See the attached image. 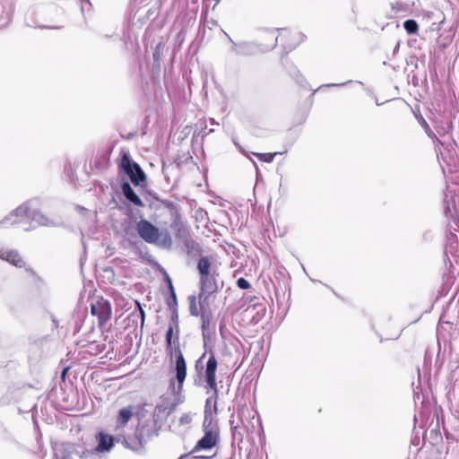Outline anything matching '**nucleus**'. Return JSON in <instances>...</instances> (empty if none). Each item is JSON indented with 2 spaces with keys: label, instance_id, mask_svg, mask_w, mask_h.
I'll list each match as a JSON object with an SVG mask.
<instances>
[{
  "label": "nucleus",
  "instance_id": "1",
  "mask_svg": "<svg viewBox=\"0 0 459 459\" xmlns=\"http://www.w3.org/2000/svg\"><path fill=\"white\" fill-rule=\"evenodd\" d=\"M41 201L39 198H33L22 204L6 216L0 224L5 225L9 221L11 224L20 222V218L26 217L38 226L53 227L56 223L50 218L42 214L39 211Z\"/></svg>",
  "mask_w": 459,
  "mask_h": 459
},
{
  "label": "nucleus",
  "instance_id": "2",
  "mask_svg": "<svg viewBox=\"0 0 459 459\" xmlns=\"http://www.w3.org/2000/svg\"><path fill=\"white\" fill-rule=\"evenodd\" d=\"M220 442V434L204 432V436L198 440L189 454L193 459H212L217 455V446Z\"/></svg>",
  "mask_w": 459,
  "mask_h": 459
},
{
  "label": "nucleus",
  "instance_id": "3",
  "mask_svg": "<svg viewBox=\"0 0 459 459\" xmlns=\"http://www.w3.org/2000/svg\"><path fill=\"white\" fill-rule=\"evenodd\" d=\"M119 168L129 177L134 186L140 185V183L144 182L146 179V176L140 165L133 161L127 153H124L119 163Z\"/></svg>",
  "mask_w": 459,
  "mask_h": 459
},
{
  "label": "nucleus",
  "instance_id": "4",
  "mask_svg": "<svg viewBox=\"0 0 459 459\" xmlns=\"http://www.w3.org/2000/svg\"><path fill=\"white\" fill-rule=\"evenodd\" d=\"M237 416L238 420L235 422V425L239 426L249 434H252L256 428H261V420L257 417L256 411H251L246 406L238 409Z\"/></svg>",
  "mask_w": 459,
  "mask_h": 459
},
{
  "label": "nucleus",
  "instance_id": "5",
  "mask_svg": "<svg viewBox=\"0 0 459 459\" xmlns=\"http://www.w3.org/2000/svg\"><path fill=\"white\" fill-rule=\"evenodd\" d=\"M171 319L166 333L167 351L172 356L173 346L179 345L178 314L177 307L171 309Z\"/></svg>",
  "mask_w": 459,
  "mask_h": 459
},
{
  "label": "nucleus",
  "instance_id": "6",
  "mask_svg": "<svg viewBox=\"0 0 459 459\" xmlns=\"http://www.w3.org/2000/svg\"><path fill=\"white\" fill-rule=\"evenodd\" d=\"M139 236L147 243H157L160 237L159 229L146 220H141L136 224Z\"/></svg>",
  "mask_w": 459,
  "mask_h": 459
},
{
  "label": "nucleus",
  "instance_id": "7",
  "mask_svg": "<svg viewBox=\"0 0 459 459\" xmlns=\"http://www.w3.org/2000/svg\"><path fill=\"white\" fill-rule=\"evenodd\" d=\"M91 314L98 317L100 325H105L111 316V307L108 301L101 299L91 304Z\"/></svg>",
  "mask_w": 459,
  "mask_h": 459
},
{
  "label": "nucleus",
  "instance_id": "8",
  "mask_svg": "<svg viewBox=\"0 0 459 459\" xmlns=\"http://www.w3.org/2000/svg\"><path fill=\"white\" fill-rule=\"evenodd\" d=\"M216 369H217V360L213 353H211L207 362L205 368V378L208 386L213 390L215 393L217 392V384H216Z\"/></svg>",
  "mask_w": 459,
  "mask_h": 459
},
{
  "label": "nucleus",
  "instance_id": "9",
  "mask_svg": "<svg viewBox=\"0 0 459 459\" xmlns=\"http://www.w3.org/2000/svg\"><path fill=\"white\" fill-rule=\"evenodd\" d=\"M229 40L232 43L230 51L238 56H251L255 55L259 49L258 47L250 42L235 43L231 38L225 33Z\"/></svg>",
  "mask_w": 459,
  "mask_h": 459
},
{
  "label": "nucleus",
  "instance_id": "10",
  "mask_svg": "<svg viewBox=\"0 0 459 459\" xmlns=\"http://www.w3.org/2000/svg\"><path fill=\"white\" fill-rule=\"evenodd\" d=\"M200 288L201 293L199 294V299H202L205 295L209 296L216 291V280L212 273L200 275Z\"/></svg>",
  "mask_w": 459,
  "mask_h": 459
},
{
  "label": "nucleus",
  "instance_id": "11",
  "mask_svg": "<svg viewBox=\"0 0 459 459\" xmlns=\"http://www.w3.org/2000/svg\"><path fill=\"white\" fill-rule=\"evenodd\" d=\"M173 351L175 352L176 355V377L179 385H181L186 376V364L183 357V354L180 351L179 345L173 346L172 352Z\"/></svg>",
  "mask_w": 459,
  "mask_h": 459
},
{
  "label": "nucleus",
  "instance_id": "12",
  "mask_svg": "<svg viewBox=\"0 0 459 459\" xmlns=\"http://www.w3.org/2000/svg\"><path fill=\"white\" fill-rule=\"evenodd\" d=\"M0 258L3 260L7 261L11 264L18 267L22 268L25 266V262L23 261L22 257L20 255V254L16 250H0Z\"/></svg>",
  "mask_w": 459,
  "mask_h": 459
},
{
  "label": "nucleus",
  "instance_id": "13",
  "mask_svg": "<svg viewBox=\"0 0 459 459\" xmlns=\"http://www.w3.org/2000/svg\"><path fill=\"white\" fill-rule=\"evenodd\" d=\"M134 413V406H127L120 409L116 419V429H123L132 419Z\"/></svg>",
  "mask_w": 459,
  "mask_h": 459
},
{
  "label": "nucleus",
  "instance_id": "14",
  "mask_svg": "<svg viewBox=\"0 0 459 459\" xmlns=\"http://www.w3.org/2000/svg\"><path fill=\"white\" fill-rule=\"evenodd\" d=\"M216 415L217 413L210 412L209 410L208 411H204V419L203 422L204 432H213L220 434Z\"/></svg>",
  "mask_w": 459,
  "mask_h": 459
},
{
  "label": "nucleus",
  "instance_id": "15",
  "mask_svg": "<svg viewBox=\"0 0 459 459\" xmlns=\"http://www.w3.org/2000/svg\"><path fill=\"white\" fill-rule=\"evenodd\" d=\"M121 190L124 196L132 204L136 206L143 207L144 206L141 198L135 194L134 189L131 187L128 182H123L121 185Z\"/></svg>",
  "mask_w": 459,
  "mask_h": 459
},
{
  "label": "nucleus",
  "instance_id": "16",
  "mask_svg": "<svg viewBox=\"0 0 459 459\" xmlns=\"http://www.w3.org/2000/svg\"><path fill=\"white\" fill-rule=\"evenodd\" d=\"M201 319H202V335L204 338V341L210 339L211 335L213 333V329H211V324H212V314L210 312H203L201 314Z\"/></svg>",
  "mask_w": 459,
  "mask_h": 459
},
{
  "label": "nucleus",
  "instance_id": "17",
  "mask_svg": "<svg viewBox=\"0 0 459 459\" xmlns=\"http://www.w3.org/2000/svg\"><path fill=\"white\" fill-rule=\"evenodd\" d=\"M171 228L175 230V234L178 238L185 240L186 238H189L187 228L179 219L174 220L171 224Z\"/></svg>",
  "mask_w": 459,
  "mask_h": 459
},
{
  "label": "nucleus",
  "instance_id": "18",
  "mask_svg": "<svg viewBox=\"0 0 459 459\" xmlns=\"http://www.w3.org/2000/svg\"><path fill=\"white\" fill-rule=\"evenodd\" d=\"M288 38H298L297 40H295L294 43H291L290 44L287 48H289L290 49H292L293 48H295L300 41L303 40V35L301 33H299V32H294V33H291V32H288L286 30L281 32V34L275 38V43L273 44V46L278 42V40H280L281 42H282L285 39H288Z\"/></svg>",
  "mask_w": 459,
  "mask_h": 459
},
{
  "label": "nucleus",
  "instance_id": "19",
  "mask_svg": "<svg viewBox=\"0 0 459 459\" xmlns=\"http://www.w3.org/2000/svg\"><path fill=\"white\" fill-rule=\"evenodd\" d=\"M114 446L113 437L108 435L100 434L99 444L96 450L98 452L109 451Z\"/></svg>",
  "mask_w": 459,
  "mask_h": 459
},
{
  "label": "nucleus",
  "instance_id": "20",
  "mask_svg": "<svg viewBox=\"0 0 459 459\" xmlns=\"http://www.w3.org/2000/svg\"><path fill=\"white\" fill-rule=\"evenodd\" d=\"M174 410V405L170 403L169 399L160 397V401L156 404L154 409L155 414L169 413Z\"/></svg>",
  "mask_w": 459,
  "mask_h": 459
},
{
  "label": "nucleus",
  "instance_id": "21",
  "mask_svg": "<svg viewBox=\"0 0 459 459\" xmlns=\"http://www.w3.org/2000/svg\"><path fill=\"white\" fill-rule=\"evenodd\" d=\"M135 304H136L138 309L136 311L132 312L129 315L128 320L132 321L134 324H137V321L140 320V325H141V328H143V326L144 325L145 314H144L143 309L141 307V304L138 301H135Z\"/></svg>",
  "mask_w": 459,
  "mask_h": 459
},
{
  "label": "nucleus",
  "instance_id": "22",
  "mask_svg": "<svg viewBox=\"0 0 459 459\" xmlns=\"http://www.w3.org/2000/svg\"><path fill=\"white\" fill-rule=\"evenodd\" d=\"M212 263L209 257L203 256L198 260L197 270L202 274L211 273Z\"/></svg>",
  "mask_w": 459,
  "mask_h": 459
},
{
  "label": "nucleus",
  "instance_id": "23",
  "mask_svg": "<svg viewBox=\"0 0 459 459\" xmlns=\"http://www.w3.org/2000/svg\"><path fill=\"white\" fill-rule=\"evenodd\" d=\"M230 426H231L233 439L239 443L243 441L244 437L246 435H249V433L247 432L245 429H240L239 426L235 425L234 420H230Z\"/></svg>",
  "mask_w": 459,
  "mask_h": 459
},
{
  "label": "nucleus",
  "instance_id": "24",
  "mask_svg": "<svg viewBox=\"0 0 459 459\" xmlns=\"http://www.w3.org/2000/svg\"><path fill=\"white\" fill-rule=\"evenodd\" d=\"M184 241L185 247L187 250V253L190 255H195L201 253V247L199 244L194 239L187 238Z\"/></svg>",
  "mask_w": 459,
  "mask_h": 459
},
{
  "label": "nucleus",
  "instance_id": "25",
  "mask_svg": "<svg viewBox=\"0 0 459 459\" xmlns=\"http://www.w3.org/2000/svg\"><path fill=\"white\" fill-rule=\"evenodd\" d=\"M160 247L169 248L172 245V240L168 232L160 233L159 240L157 242Z\"/></svg>",
  "mask_w": 459,
  "mask_h": 459
},
{
  "label": "nucleus",
  "instance_id": "26",
  "mask_svg": "<svg viewBox=\"0 0 459 459\" xmlns=\"http://www.w3.org/2000/svg\"><path fill=\"white\" fill-rule=\"evenodd\" d=\"M403 28L408 34H415L419 30L418 23L414 20H406L403 22Z\"/></svg>",
  "mask_w": 459,
  "mask_h": 459
},
{
  "label": "nucleus",
  "instance_id": "27",
  "mask_svg": "<svg viewBox=\"0 0 459 459\" xmlns=\"http://www.w3.org/2000/svg\"><path fill=\"white\" fill-rule=\"evenodd\" d=\"M168 281H169V290H170V293H171V297L170 299H169L167 300V304L168 306L169 307L170 309H173L174 307H177V297H176V293H175V290H174V288L172 286V282L170 281L169 278H168Z\"/></svg>",
  "mask_w": 459,
  "mask_h": 459
},
{
  "label": "nucleus",
  "instance_id": "28",
  "mask_svg": "<svg viewBox=\"0 0 459 459\" xmlns=\"http://www.w3.org/2000/svg\"><path fill=\"white\" fill-rule=\"evenodd\" d=\"M105 344H98L96 342H91L88 345V351L92 355H98L105 350Z\"/></svg>",
  "mask_w": 459,
  "mask_h": 459
},
{
  "label": "nucleus",
  "instance_id": "29",
  "mask_svg": "<svg viewBox=\"0 0 459 459\" xmlns=\"http://www.w3.org/2000/svg\"><path fill=\"white\" fill-rule=\"evenodd\" d=\"M190 304H189V311L190 314L194 316H197L200 315L199 308L197 307L196 299L195 297L192 296L189 298Z\"/></svg>",
  "mask_w": 459,
  "mask_h": 459
},
{
  "label": "nucleus",
  "instance_id": "30",
  "mask_svg": "<svg viewBox=\"0 0 459 459\" xmlns=\"http://www.w3.org/2000/svg\"><path fill=\"white\" fill-rule=\"evenodd\" d=\"M256 155L260 160L264 162H272L274 159V157L277 155V152L274 153H254Z\"/></svg>",
  "mask_w": 459,
  "mask_h": 459
},
{
  "label": "nucleus",
  "instance_id": "31",
  "mask_svg": "<svg viewBox=\"0 0 459 459\" xmlns=\"http://www.w3.org/2000/svg\"><path fill=\"white\" fill-rule=\"evenodd\" d=\"M194 414L191 412L184 413L178 420L180 425H189L193 420Z\"/></svg>",
  "mask_w": 459,
  "mask_h": 459
},
{
  "label": "nucleus",
  "instance_id": "32",
  "mask_svg": "<svg viewBox=\"0 0 459 459\" xmlns=\"http://www.w3.org/2000/svg\"><path fill=\"white\" fill-rule=\"evenodd\" d=\"M162 45L160 43H159L154 51H153V54H152V56H153V60H154V63L157 64V65H160V55H161V49H162Z\"/></svg>",
  "mask_w": 459,
  "mask_h": 459
},
{
  "label": "nucleus",
  "instance_id": "33",
  "mask_svg": "<svg viewBox=\"0 0 459 459\" xmlns=\"http://www.w3.org/2000/svg\"><path fill=\"white\" fill-rule=\"evenodd\" d=\"M237 285L241 290H247L250 288V283L245 278H239L237 281Z\"/></svg>",
  "mask_w": 459,
  "mask_h": 459
},
{
  "label": "nucleus",
  "instance_id": "34",
  "mask_svg": "<svg viewBox=\"0 0 459 459\" xmlns=\"http://www.w3.org/2000/svg\"><path fill=\"white\" fill-rule=\"evenodd\" d=\"M208 410L210 412L217 413L216 403H214L213 406L212 407L211 398H208L205 403L204 411H208Z\"/></svg>",
  "mask_w": 459,
  "mask_h": 459
},
{
  "label": "nucleus",
  "instance_id": "35",
  "mask_svg": "<svg viewBox=\"0 0 459 459\" xmlns=\"http://www.w3.org/2000/svg\"><path fill=\"white\" fill-rule=\"evenodd\" d=\"M350 82H351V81H348L346 82H342V83H329V84H325V87H339V86L346 85L347 83H350ZM322 87H324V85Z\"/></svg>",
  "mask_w": 459,
  "mask_h": 459
},
{
  "label": "nucleus",
  "instance_id": "36",
  "mask_svg": "<svg viewBox=\"0 0 459 459\" xmlns=\"http://www.w3.org/2000/svg\"><path fill=\"white\" fill-rule=\"evenodd\" d=\"M423 125H424V126L426 128V133L429 134V136H431L433 134H432L431 130L429 129L427 122L423 121Z\"/></svg>",
  "mask_w": 459,
  "mask_h": 459
},
{
  "label": "nucleus",
  "instance_id": "37",
  "mask_svg": "<svg viewBox=\"0 0 459 459\" xmlns=\"http://www.w3.org/2000/svg\"><path fill=\"white\" fill-rule=\"evenodd\" d=\"M411 442H412L413 445L418 446L419 442H420V438L419 437H414Z\"/></svg>",
  "mask_w": 459,
  "mask_h": 459
},
{
  "label": "nucleus",
  "instance_id": "38",
  "mask_svg": "<svg viewBox=\"0 0 459 459\" xmlns=\"http://www.w3.org/2000/svg\"><path fill=\"white\" fill-rule=\"evenodd\" d=\"M445 212L446 214L447 215L448 212H450V207H449V204H447L446 207H445Z\"/></svg>",
  "mask_w": 459,
  "mask_h": 459
},
{
  "label": "nucleus",
  "instance_id": "39",
  "mask_svg": "<svg viewBox=\"0 0 459 459\" xmlns=\"http://www.w3.org/2000/svg\"><path fill=\"white\" fill-rule=\"evenodd\" d=\"M82 1L83 4H85L89 5V6L91 5L90 0H82Z\"/></svg>",
  "mask_w": 459,
  "mask_h": 459
},
{
  "label": "nucleus",
  "instance_id": "40",
  "mask_svg": "<svg viewBox=\"0 0 459 459\" xmlns=\"http://www.w3.org/2000/svg\"><path fill=\"white\" fill-rule=\"evenodd\" d=\"M188 458H189L188 455H183L178 459H188Z\"/></svg>",
  "mask_w": 459,
  "mask_h": 459
},
{
  "label": "nucleus",
  "instance_id": "41",
  "mask_svg": "<svg viewBox=\"0 0 459 459\" xmlns=\"http://www.w3.org/2000/svg\"><path fill=\"white\" fill-rule=\"evenodd\" d=\"M205 357V354H203V356L197 360L196 367L198 366V363L201 361V359Z\"/></svg>",
  "mask_w": 459,
  "mask_h": 459
},
{
  "label": "nucleus",
  "instance_id": "42",
  "mask_svg": "<svg viewBox=\"0 0 459 459\" xmlns=\"http://www.w3.org/2000/svg\"><path fill=\"white\" fill-rule=\"evenodd\" d=\"M83 10H84V5L82 4V11L83 12Z\"/></svg>",
  "mask_w": 459,
  "mask_h": 459
}]
</instances>
